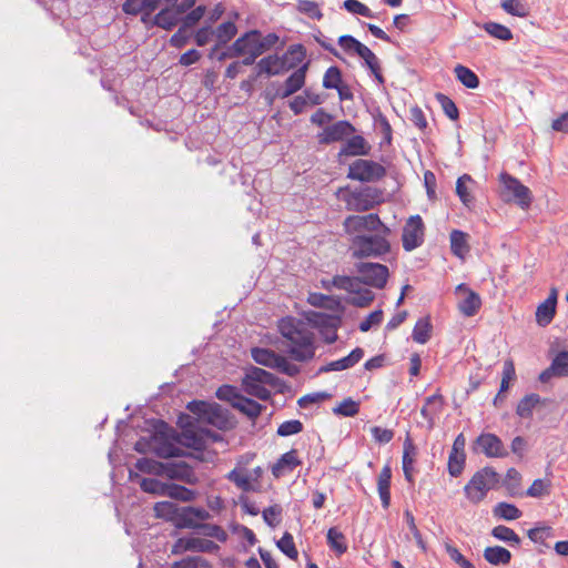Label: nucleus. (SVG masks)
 I'll use <instances>...</instances> for the list:
<instances>
[{
    "label": "nucleus",
    "instance_id": "obj_1",
    "mask_svg": "<svg viewBox=\"0 0 568 568\" xmlns=\"http://www.w3.org/2000/svg\"><path fill=\"white\" fill-rule=\"evenodd\" d=\"M278 329L286 341L290 355L298 362L313 358L315 354L313 333L306 324L293 317L282 318Z\"/></svg>",
    "mask_w": 568,
    "mask_h": 568
},
{
    "label": "nucleus",
    "instance_id": "obj_2",
    "mask_svg": "<svg viewBox=\"0 0 568 568\" xmlns=\"http://www.w3.org/2000/svg\"><path fill=\"white\" fill-rule=\"evenodd\" d=\"M374 235H356L351 239V251L356 258H377L390 251L388 235L389 227L383 226L379 231H374Z\"/></svg>",
    "mask_w": 568,
    "mask_h": 568
},
{
    "label": "nucleus",
    "instance_id": "obj_3",
    "mask_svg": "<svg viewBox=\"0 0 568 568\" xmlns=\"http://www.w3.org/2000/svg\"><path fill=\"white\" fill-rule=\"evenodd\" d=\"M305 59V50L301 44L291 45L287 52L280 55H268L260 60L257 67L260 74L278 75L296 68Z\"/></svg>",
    "mask_w": 568,
    "mask_h": 568
},
{
    "label": "nucleus",
    "instance_id": "obj_4",
    "mask_svg": "<svg viewBox=\"0 0 568 568\" xmlns=\"http://www.w3.org/2000/svg\"><path fill=\"white\" fill-rule=\"evenodd\" d=\"M337 196L346 204L347 210L356 212L369 211L383 201V192L371 186L354 191L341 187L337 191Z\"/></svg>",
    "mask_w": 568,
    "mask_h": 568
},
{
    "label": "nucleus",
    "instance_id": "obj_5",
    "mask_svg": "<svg viewBox=\"0 0 568 568\" xmlns=\"http://www.w3.org/2000/svg\"><path fill=\"white\" fill-rule=\"evenodd\" d=\"M499 475L491 468L485 467L474 474L464 487L465 496L471 504H479L488 491L496 487Z\"/></svg>",
    "mask_w": 568,
    "mask_h": 568
},
{
    "label": "nucleus",
    "instance_id": "obj_6",
    "mask_svg": "<svg viewBox=\"0 0 568 568\" xmlns=\"http://www.w3.org/2000/svg\"><path fill=\"white\" fill-rule=\"evenodd\" d=\"M499 182L501 185L500 196L505 202H515L524 210L530 206L532 201L531 192L518 179L503 172L499 174Z\"/></svg>",
    "mask_w": 568,
    "mask_h": 568
},
{
    "label": "nucleus",
    "instance_id": "obj_7",
    "mask_svg": "<svg viewBox=\"0 0 568 568\" xmlns=\"http://www.w3.org/2000/svg\"><path fill=\"white\" fill-rule=\"evenodd\" d=\"M273 374L265 369L253 367L246 373L242 385L246 394L266 400L271 396V392L266 388V385H273Z\"/></svg>",
    "mask_w": 568,
    "mask_h": 568
},
{
    "label": "nucleus",
    "instance_id": "obj_8",
    "mask_svg": "<svg viewBox=\"0 0 568 568\" xmlns=\"http://www.w3.org/2000/svg\"><path fill=\"white\" fill-rule=\"evenodd\" d=\"M386 175V169L372 160L358 159L349 164L347 178L361 182H375Z\"/></svg>",
    "mask_w": 568,
    "mask_h": 568
},
{
    "label": "nucleus",
    "instance_id": "obj_9",
    "mask_svg": "<svg viewBox=\"0 0 568 568\" xmlns=\"http://www.w3.org/2000/svg\"><path fill=\"white\" fill-rule=\"evenodd\" d=\"M263 53V44L261 42V33L258 31H248L229 48L226 52H223L220 60L225 58H235L241 54H255L261 55Z\"/></svg>",
    "mask_w": 568,
    "mask_h": 568
},
{
    "label": "nucleus",
    "instance_id": "obj_10",
    "mask_svg": "<svg viewBox=\"0 0 568 568\" xmlns=\"http://www.w3.org/2000/svg\"><path fill=\"white\" fill-rule=\"evenodd\" d=\"M344 231L352 237L362 235L363 232L379 231L385 224L377 214L349 215L344 220Z\"/></svg>",
    "mask_w": 568,
    "mask_h": 568
},
{
    "label": "nucleus",
    "instance_id": "obj_11",
    "mask_svg": "<svg viewBox=\"0 0 568 568\" xmlns=\"http://www.w3.org/2000/svg\"><path fill=\"white\" fill-rule=\"evenodd\" d=\"M357 272L362 284L375 288H383L388 280L389 272L386 265L379 263H359L357 265Z\"/></svg>",
    "mask_w": 568,
    "mask_h": 568
},
{
    "label": "nucleus",
    "instance_id": "obj_12",
    "mask_svg": "<svg viewBox=\"0 0 568 568\" xmlns=\"http://www.w3.org/2000/svg\"><path fill=\"white\" fill-rule=\"evenodd\" d=\"M425 237V225L419 215L410 216L404 227L402 234L403 247L405 251L410 252L419 247Z\"/></svg>",
    "mask_w": 568,
    "mask_h": 568
},
{
    "label": "nucleus",
    "instance_id": "obj_13",
    "mask_svg": "<svg viewBox=\"0 0 568 568\" xmlns=\"http://www.w3.org/2000/svg\"><path fill=\"white\" fill-rule=\"evenodd\" d=\"M135 450L139 453H155L159 457L170 458L179 455L180 448L171 443L163 442L158 435L150 437V440L141 438L135 444Z\"/></svg>",
    "mask_w": 568,
    "mask_h": 568
},
{
    "label": "nucleus",
    "instance_id": "obj_14",
    "mask_svg": "<svg viewBox=\"0 0 568 568\" xmlns=\"http://www.w3.org/2000/svg\"><path fill=\"white\" fill-rule=\"evenodd\" d=\"M219 545H216L212 540L190 536L179 538L172 546V554L180 555L185 551L215 552L216 550H219Z\"/></svg>",
    "mask_w": 568,
    "mask_h": 568
},
{
    "label": "nucleus",
    "instance_id": "obj_15",
    "mask_svg": "<svg viewBox=\"0 0 568 568\" xmlns=\"http://www.w3.org/2000/svg\"><path fill=\"white\" fill-rule=\"evenodd\" d=\"M189 409L205 418L210 424L224 428L227 424V418L217 404H206L204 402H192L189 404Z\"/></svg>",
    "mask_w": 568,
    "mask_h": 568
},
{
    "label": "nucleus",
    "instance_id": "obj_16",
    "mask_svg": "<svg viewBox=\"0 0 568 568\" xmlns=\"http://www.w3.org/2000/svg\"><path fill=\"white\" fill-rule=\"evenodd\" d=\"M211 518L207 510L200 507H180L175 526L179 528L194 529L201 527V523Z\"/></svg>",
    "mask_w": 568,
    "mask_h": 568
},
{
    "label": "nucleus",
    "instance_id": "obj_17",
    "mask_svg": "<svg viewBox=\"0 0 568 568\" xmlns=\"http://www.w3.org/2000/svg\"><path fill=\"white\" fill-rule=\"evenodd\" d=\"M163 476L189 485H195L199 483V477L194 473L193 468L185 462L164 463Z\"/></svg>",
    "mask_w": 568,
    "mask_h": 568
},
{
    "label": "nucleus",
    "instance_id": "obj_18",
    "mask_svg": "<svg viewBox=\"0 0 568 568\" xmlns=\"http://www.w3.org/2000/svg\"><path fill=\"white\" fill-rule=\"evenodd\" d=\"M355 128L348 121H337L332 125H327L317 134L321 144H331L343 141L346 136L353 134Z\"/></svg>",
    "mask_w": 568,
    "mask_h": 568
},
{
    "label": "nucleus",
    "instance_id": "obj_19",
    "mask_svg": "<svg viewBox=\"0 0 568 568\" xmlns=\"http://www.w3.org/2000/svg\"><path fill=\"white\" fill-rule=\"evenodd\" d=\"M476 444L479 447L480 452L484 453L487 457L500 458L506 457L508 455V452L505 448L503 442L495 434H481L477 438Z\"/></svg>",
    "mask_w": 568,
    "mask_h": 568
},
{
    "label": "nucleus",
    "instance_id": "obj_20",
    "mask_svg": "<svg viewBox=\"0 0 568 568\" xmlns=\"http://www.w3.org/2000/svg\"><path fill=\"white\" fill-rule=\"evenodd\" d=\"M308 69V63H304L297 70H295L284 82V87L282 90L277 92L278 97L282 99L288 98L298 90L303 88L305 84L306 72Z\"/></svg>",
    "mask_w": 568,
    "mask_h": 568
},
{
    "label": "nucleus",
    "instance_id": "obj_21",
    "mask_svg": "<svg viewBox=\"0 0 568 568\" xmlns=\"http://www.w3.org/2000/svg\"><path fill=\"white\" fill-rule=\"evenodd\" d=\"M364 357V351L361 347L353 349L347 356L327 363L320 367L318 373L341 372L355 366Z\"/></svg>",
    "mask_w": 568,
    "mask_h": 568
},
{
    "label": "nucleus",
    "instance_id": "obj_22",
    "mask_svg": "<svg viewBox=\"0 0 568 568\" xmlns=\"http://www.w3.org/2000/svg\"><path fill=\"white\" fill-rule=\"evenodd\" d=\"M301 464L297 452L292 449L284 455L272 466V474L274 477L280 478L292 473Z\"/></svg>",
    "mask_w": 568,
    "mask_h": 568
},
{
    "label": "nucleus",
    "instance_id": "obj_23",
    "mask_svg": "<svg viewBox=\"0 0 568 568\" xmlns=\"http://www.w3.org/2000/svg\"><path fill=\"white\" fill-rule=\"evenodd\" d=\"M444 400L442 395L435 394L425 399V405L420 409L422 416L427 420L428 428L432 429L435 425V419L442 412Z\"/></svg>",
    "mask_w": 568,
    "mask_h": 568
},
{
    "label": "nucleus",
    "instance_id": "obj_24",
    "mask_svg": "<svg viewBox=\"0 0 568 568\" xmlns=\"http://www.w3.org/2000/svg\"><path fill=\"white\" fill-rule=\"evenodd\" d=\"M390 479H392V469L389 465H385L377 479V490L382 500L383 507L386 509L390 504Z\"/></svg>",
    "mask_w": 568,
    "mask_h": 568
},
{
    "label": "nucleus",
    "instance_id": "obj_25",
    "mask_svg": "<svg viewBox=\"0 0 568 568\" xmlns=\"http://www.w3.org/2000/svg\"><path fill=\"white\" fill-rule=\"evenodd\" d=\"M369 150L371 146L363 136L354 135L346 141L345 145L339 151V155H367Z\"/></svg>",
    "mask_w": 568,
    "mask_h": 568
},
{
    "label": "nucleus",
    "instance_id": "obj_26",
    "mask_svg": "<svg viewBox=\"0 0 568 568\" xmlns=\"http://www.w3.org/2000/svg\"><path fill=\"white\" fill-rule=\"evenodd\" d=\"M352 295L347 298V303L357 307L368 306L375 298V294L362 286L361 280L358 278V285L353 291H347Z\"/></svg>",
    "mask_w": 568,
    "mask_h": 568
},
{
    "label": "nucleus",
    "instance_id": "obj_27",
    "mask_svg": "<svg viewBox=\"0 0 568 568\" xmlns=\"http://www.w3.org/2000/svg\"><path fill=\"white\" fill-rule=\"evenodd\" d=\"M484 558L490 565H508L511 560V554L508 549L500 546L487 547L484 550Z\"/></svg>",
    "mask_w": 568,
    "mask_h": 568
},
{
    "label": "nucleus",
    "instance_id": "obj_28",
    "mask_svg": "<svg viewBox=\"0 0 568 568\" xmlns=\"http://www.w3.org/2000/svg\"><path fill=\"white\" fill-rule=\"evenodd\" d=\"M449 239L452 252L459 258H464L469 252L468 234L459 230H454Z\"/></svg>",
    "mask_w": 568,
    "mask_h": 568
},
{
    "label": "nucleus",
    "instance_id": "obj_29",
    "mask_svg": "<svg viewBox=\"0 0 568 568\" xmlns=\"http://www.w3.org/2000/svg\"><path fill=\"white\" fill-rule=\"evenodd\" d=\"M322 287L331 291L333 287L343 291H353L358 285V278L336 275L332 280H322Z\"/></svg>",
    "mask_w": 568,
    "mask_h": 568
},
{
    "label": "nucleus",
    "instance_id": "obj_30",
    "mask_svg": "<svg viewBox=\"0 0 568 568\" xmlns=\"http://www.w3.org/2000/svg\"><path fill=\"white\" fill-rule=\"evenodd\" d=\"M234 408L247 416L251 420H255L261 415L263 406L242 395L235 403Z\"/></svg>",
    "mask_w": 568,
    "mask_h": 568
},
{
    "label": "nucleus",
    "instance_id": "obj_31",
    "mask_svg": "<svg viewBox=\"0 0 568 568\" xmlns=\"http://www.w3.org/2000/svg\"><path fill=\"white\" fill-rule=\"evenodd\" d=\"M465 292L466 296L458 303V308L465 316H474L481 305L480 297L473 291Z\"/></svg>",
    "mask_w": 568,
    "mask_h": 568
},
{
    "label": "nucleus",
    "instance_id": "obj_32",
    "mask_svg": "<svg viewBox=\"0 0 568 568\" xmlns=\"http://www.w3.org/2000/svg\"><path fill=\"white\" fill-rule=\"evenodd\" d=\"M521 475L515 468H509L504 478L503 485L511 497L521 496Z\"/></svg>",
    "mask_w": 568,
    "mask_h": 568
},
{
    "label": "nucleus",
    "instance_id": "obj_33",
    "mask_svg": "<svg viewBox=\"0 0 568 568\" xmlns=\"http://www.w3.org/2000/svg\"><path fill=\"white\" fill-rule=\"evenodd\" d=\"M454 73L457 80L468 89H476L479 87V79L477 74L469 68L458 64L454 68Z\"/></svg>",
    "mask_w": 568,
    "mask_h": 568
},
{
    "label": "nucleus",
    "instance_id": "obj_34",
    "mask_svg": "<svg viewBox=\"0 0 568 568\" xmlns=\"http://www.w3.org/2000/svg\"><path fill=\"white\" fill-rule=\"evenodd\" d=\"M416 448L410 442V439H406L404 443V454H403V470L405 478L408 481H413V465L415 462Z\"/></svg>",
    "mask_w": 568,
    "mask_h": 568
},
{
    "label": "nucleus",
    "instance_id": "obj_35",
    "mask_svg": "<svg viewBox=\"0 0 568 568\" xmlns=\"http://www.w3.org/2000/svg\"><path fill=\"white\" fill-rule=\"evenodd\" d=\"M165 496L183 503H189L196 499L197 493L184 486L169 484Z\"/></svg>",
    "mask_w": 568,
    "mask_h": 568
},
{
    "label": "nucleus",
    "instance_id": "obj_36",
    "mask_svg": "<svg viewBox=\"0 0 568 568\" xmlns=\"http://www.w3.org/2000/svg\"><path fill=\"white\" fill-rule=\"evenodd\" d=\"M327 544L329 548L341 556L347 550L346 538L337 528L332 527L327 531Z\"/></svg>",
    "mask_w": 568,
    "mask_h": 568
},
{
    "label": "nucleus",
    "instance_id": "obj_37",
    "mask_svg": "<svg viewBox=\"0 0 568 568\" xmlns=\"http://www.w3.org/2000/svg\"><path fill=\"white\" fill-rule=\"evenodd\" d=\"M180 17L174 11L173 8H165L162 9L155 17H154V23L155 26L164 29V30H171L176 26L179 22Z\"/></svg>",
    "mask_w": 568,
    "mask_h": 568
},
{
    "label": "nucleus",
    "instance_id": "obj_38",
    "mask_svg": "<svg viewBox=\"0 0 568 568\" xmlns=\"http://www.w3.org/2000/svg\"><path fill=\"white\" fill-rule=\"evenodd\" d=\"M540 403L538 394H529L521 398L517 405L516 413L521 418H531L535 407Z\"/></svg>",
    "mask_w": 568,
    "mask_h": 568
},
{
    "label": "nucleus",
    "instance_id": "obj_39",
    "mask_svg": "<svg viewBox=\"0 0 568 568\" xmlns=\"http://www.w3.org/2000/svg\"><path fill=\"white\" fill-rule=\"evenodd\" d=\"M307 302L315 307H324L332 311L341 308V302L337 298L322 293H310Z\"/></svg>",
    "mask_w": 568,
    "mask_h": 568
},
{
    "label": "nucleus",
    "instance_id": "obj_40",
    "mask_svg": "<svg viewBox=\"0 0 568 568\" xmlns=\"http://www.w3.org/2000/svg\"><path fill=\"white\" fill-rule=\"evenodd\" d=\"M556 313V305L552 304V298H547L544 301L536 311V322L540 326L548 325Z\"/></svg>",
    "mask_w": 568,
    "mask_h": 568
},
{
    "label": "nucleus",
    "instance_id": "obj_41",
    "mask_svg": "<svg viewBox=\"0 0 568 568\" xmlns=\"http://www.w3.org/2000/svg\"><path fill=\"white\" fill-rule=\"evenodd\" d=\"M493 514L495 517L504 520H515L521 517L523 513L519 508H517L513 504L508 503H498L494 509Z\"/></svg>",
    "mask_w": 568,
    "mask_h": 568
},
{
    "label": "nucleus",
    "instance_id": "obj_42",
    "mask_svg": "<svg viewBox=\"0 0 568 568\" xmlns=\"http://www.w3.org/2000/svg\"><path fill=\"white\" fill-rule=\"evenodd\" d=\"M430 333L432 324L429 322V318L423 317L419 318L415 324L412 337L416 343L425 344L430 338Z\"/></svg>",
    "mask_w": 568,
    "mask_h": 568
},
{
    "label": "nucleus",
    "instance_id": "obj_43",
    "mask_svg": "<svg viewBox=\"0 0 568 568\" xmlns=\"http://www.w3.org/2000/svg\"><path fill=\"white\" fill-rule=\"evenodd\" d=\"M491 536L498 540L508 542L510 546H519L520 537L509 527L499 525L493 528Z\"/></svg>",
    "mask_w": 568,
    "mask_h": 568
},
{
    "label": "nucleus",
    "instance_id": "obj_44",
    "mask_svg": "<svg viewBox=\"0 0 568 568\" xmlns=\"http://www.w3.org/2000/svg\"><path fill=\"white\" fill-rule=\"evenodd\" d=\"M180 507L172 501H160L154 505L155 516L166 520L176 521Z\"/></svg>",
    "mask_w": 568,
    "mask_h": 568
},
{
    "label": "nucleus",
    "instance_id": "obj_45",
    "mask_svg": "<svg viewBox=\"0 0 568 568\" xmlns=\"http://www.w3.org/2000/svg\"><path fill=\"white\" fill-rule=\"evenodd\" d=\"M501 8L514 17L526 18L529 14V7L523 0H504Z\"/></svg>",
    "mask_w": 568,
    "mask_h": 568
},
{
    "label": "nucleus",
    "instance_id": "obj_46",
    "mask_svg": "<svg viewBox=\"0 0 568 568\" xmlns=\"http://www.w3.org/2000/svg\"><path fill=\"white\" fill-rule=\"evenodd\" d=\"M135 468L142 473L163 476L164 463L150 458H140L135 463Z\"/></svg>",
    "mask_w": 568,
    "mask_h": 568
},
{
    "label": "nucleus",
    "instance_id": "obj_47",
    "mask_svg": "<svg viewBox=\"0 0 568 568\" xmlns=\"http://www.w3.org/2000/svg\"><path fill=\"white\" fill-rule=\"evenodd\" d=\"M307 320L314 327L318 328V331L321 332L322 329L328 327V325L332 324L331 320H341V316L326 314L323 312H312L308 314Z\"/></svg>",
    "mask_w": 568,
    "mask_h": 568
},
{
    "label": "nucleus",
    "instance_id": "obj_48",
    "mask_svg": "<svg viewBox=\"0 0 568 568\" xmlns=\"http://www.w3.org/2000/svg\"><path fill=\"white\" fill-rule=\"evenodd\" d=\"M484 30L487 33H489L491 37L499 39V40L508 41V40L513 39L511 30L509 28H507L506 26H503V24H499L496 22H486L484 24Z\"/></svg>",
    "mask_w": 568,
    "mask_h": 568
},
{
    "label": "nucleus",
    "instance_id": "obj_49",
    "mask_svg": "<svg viewBox=\"0 0 568 568\" xmlns=\"http://www.w3.org/2000/svg\"><path fill=\"white\" fill-rule=\"evenodd\" d=\"M169 484H164L154 478H143L140 483V487L143 491L153 495L165 496Z\"/></svg>",
    "mask_w": 568,
    "mask_h": 568
},
{
    "label": "nucleus",
    "instance_id": "obj_50",
    "mask_svg": "<svg viewBox=\"0 0 568 568\" xmlns=\"http://www.w3.org/2000/svg\"><path fill=\"white\" fill-rule=\"evenodd\" d=\"M359 410V403L353 400L352 398H345L337 406L333 408V413L335 415H341L345 417H353Z\"/></svg>",
    "mask_w": 568,
    "mask_h": 568
},
{
    "label": "nucleus",
    "instance_id": "obj_51",
    "mask_svg": "<svg viewBox=\"0 0 568 568\" xmlns=\"http://www.w3.org/2000/svg\"><path fill=\"white\" fill-rule=\"evenodd\" d=\"M343 8L352 14H357L366 18H374L372 10L358 0H345Z\"/></svg>",
    "mask_w": 568,
    "mask_h": 568
},
{
    "label": "nucleus",
    "instance_id": "obj_52",
    "mask_svg": "<svg viewBox=\"0 0 568 568\" xmlns=\"http://www.w3.org/2000/svg\"><path fill=\"white\" fill-rule=\"evenodd\" d=\"M237 32V28L234 22L227 21L221 23L216 31L215 36L220 42V44H225L229 42Z\"/></svg>",
    "mask_w": 568,
    "mask_h": 568
},
{
    "label": "nucleus",
    "instance_id": "obj_53",
    "mask_svg": "<svg viewBox=\"0 0 568 568\" xmlns=\"http://www.w3.org/2000/svg\"><path fill=\"white\" fill-rule=\"evenodd\" d=\"M297 10L315 20H321L323 18L320 6L315 1L300 0L297 2Z\"/></svg>",
    "mask_w": 568,
    "mask_h": 568
},
{
    "label": "nucleus",
    "instance_id": "obj_54",
    "mask_svg": "<svg viewBox=\"0 0 568 568\" xmlns=\"http://www.w3.org/2000/svg\"><path fill=\"white\" fill-rule=\"evenodd\" d=\"M252 357L257 364L272 367L274 361H276V353L271 349L256 347L252 349Z\"/></svg>",
    "mask_w": 568,
    "mask_h": 568
},
{
    "label": "nucleus",
    "instance_id": "obj_55",
    "mask_svg": "<svg viewBox=\"0 0 568 568\" xmlns=\"http://www.w3.org/2000/svg\"><path fill=\"white\" fill-rule=\"evenodd\" d=\"M465 453H450L448 458V471L453 477L462 474L465 466Z\"/></svg>",
    "mask_w": 568,
    "mask_h": 568
},
{
    "label": "nucleus",
    "instance_id": "obj_56",
    "mask_svg": "<svg viewBox=\"0 0 568 568\" xmlns=\"http://www.w3.org/2000/svg\"><path fill=\"white\" fill-rule=\"evenodd\" d=\"M227 478L243 490H248L251 488L252 476L242 469H233L227 475Z\"/></svg>",
    "mask_w": 568,
    "mask_h": 568
},
{
    "label": "nucleus",
    "instance_id": "obj_57",
    "mask_svg": "<svg viewBox=\"0 0 568 568\" xmlns=\"http://www.w3.org/2000/svg\"><path fill=\"white\" fill-rule=\"evenodd\" d=\"M277 547L291 559H296L298 556L293 536L290 532H285L283 535V537L277 541Z\"/></svg>",
    "mask_w": 568,
    "mask_h": 568
},
{
    "label": "nucleus",
    "instance_id": "obj_58",
    "mask_svg": "<svg viewBox=\"0 0 568 568\" xmlns=\"http://www.w3.org/2000/svg\"><path fill=\"white\" fill-rule=\"evenodd\" d=\"M342 73L337 67H329L323 78L325 89H336L342 83Z\"/></svg>",
    "mask_w": 568,
    "mask_h": 568
},
{
    "label": "nucleus",
    "instance_id": "obj_59",
    "mask_svg": "<svg viewBox=\"0 0 568 568\" xmlns=\"http://www.w3.org/2000/svg\"><path fill=\"white\" fill-rule=\"evenodd\" d=\"M550 481L547 479H536L527 490L529 497L539 498L548 495L550 491Z\"/></svg>",
    "mask_w": 568,
    "mask_h": 568
},
{
    "label": "nucleus",
    "instance_id": "obj_60",
    "mask_svg": "<svg viewBox=\"0 0 568 568\" xmlns=\"http://www.w3.org/2000/svg\"><path fill=\"white\" fill-rule=\"evenodd\" d=\"M470 181H471V178L469 175L465 174V175L460 176L456 183L457 195L459 196L460 201L465 205H468L473 202V196L470 195L468 187L466 185V183L470 182Z\"/></svg>",
    "mask_w": 568,
    "mask_h": 568
},
{
    "label": "nucleus",
    "instance_id": "obj_61",
    "mask_svg": "<svg viewBox=\"0 0 568 568\" xmlns=\"http://www.w3.org/2000/svg\"><path fill=\"white\" fill-rule=\"evenodd\" d=\"M445 549H446V552L448 554L449 558L454 562L459 565L462 568H475V566L469 560H467L460 554V551L455 546H453L450 542H448V541L445 542Z\"/></svg>",
    "mask_w": 568,
    "mask_h": 568
},
{
    "label": "nucleus",
    "instance_id": "obj_62",
    "mask_svg": "<svg viewBox=\"0 0 568 568\" xmlns=\"http://www.w3.org/2000/svg\"><path fill=\"white\" fill-rule=\"evenodd\" d=\"M437 100L439 101L444 113L450 119V120H457L458 119V109L454 101L446 97L443 93H438L436 95Z\"/></svg>",
    "mask_w": 568,
    "mask_h": 568
},
{
    "label": "nucleus",
    "instance_id": "obj_63",
    "mask_svg": "<svg viewBox=\"0 0 568 568\" xmlns=\"http://www.w3.org/2000/svg\"><path fill=\"white\" fill-rule=\"evenodd\" d=\"M171 568H211L209 562L202 557H187L176 561Z\"/></svg>",
    "mask_w": 568,
    "mask_h": 568
},
{
    "label": "nucleus",
    "instance_id": "obj_64",
    "mask_svg": "<svg viewBox=\"0 0 568 568\" xmlns=\"http://www.w3.org/2000/svg\"><path fill=\"white\" fill-rule=\"evenodd\" d=\"M552 368H557V376L568 377V351L560 352L552 359Z\"/></svg>",
    "mask_w": 568,
    "mask_h": 568
}]
</instances>
